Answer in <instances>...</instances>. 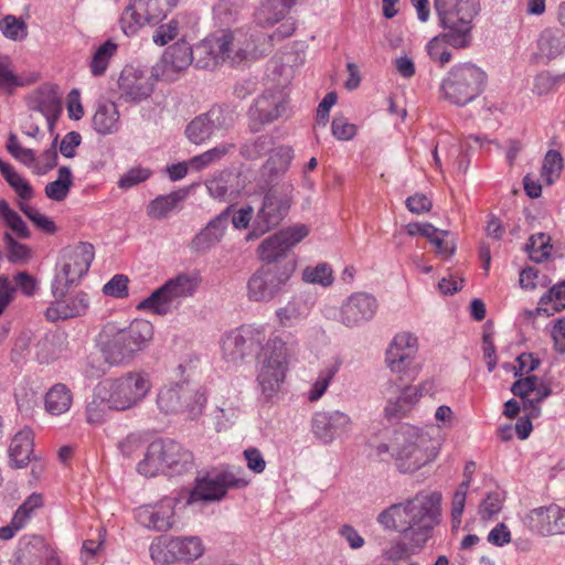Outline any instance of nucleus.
Here are the masks:
<instances>
[{
	"mask_svg": "<svg viewBox=\"0 0 565 565\" xmlns=\"http://www.w3.org/2000/svg\"><path fill=\"white\" fill-rule=\"evenodd\" d=\"M441 493L419 491L415 497L393 503L379 513L376 521L384 529L395 531L422 548L439 522Z\"/></svg>",
	"mask_w": 565,
	"mask_h": 565,
	"instance_id": "1",
	"label": "nucleus"
},
{
	"mask_svg": "<svg viewBox=\"0 0 565 565\" xmlns=\"http://www.w3.org/2000/svg\"><path fill=\"white\" fill-rule=\"evenodd\" d=\"M154 334L153 326L145 319H135L128 326L106 323L99 333V347L106 363L128 365L146 350Z\"/></svg>",
	"mask_w": 565,
	"mask_h": 565,
	"instance_id": "2",
	"label": "nucleus"
},
{
	"mask_svg": "<svg viewBox=\"0 0 565 565\" xmlns=\"http://www.w3.org/2000/svg\"><path fill=\"white\" fill-rule=\"evenodd\" d=\"M434 8L443 40L455 49L468 47L471 43L472 21L480 10L479 0H435Z\"/></svg>",
	"mask_w": 565,
	"mask_h": 565,
	"instance_id": "3",
	"label": "nucleus"
},
{
	"mask_svg": "<svg viewBox=\"0 0 565 565\" xmlns=\"http://www.w3.org/2000/svg\"><path fill=\"white\" fill-rule=\"evenodd\" d=\"M192 466L193 456L188 449L173 439L159 438L148 446L137 470L145 477H154L161 472L181 475Z\"/></svg>",
	"mask_w": 565,
	"mask_h": 565,
	"instance_id": "4",
	"label": "nucleus"
},
{
	"mask_svg": "<svg viewBox=\"0 0 565 565\" xmlns=\"http://www.w3.org/2000/svg\"><path fill=\"white\" fill-rule=\"evenodd\" d=\"M152 382L145 371H129L98 384V396L107 399L114 411H127L139 405L150 393Z\"/></svg>",
	"mask_w": 565,
	"mask_h": 565,
	"instance_id": "5",
	"label": "nucleus"
},
{
	"mask_svg": "<svg viewBox=\"0 0 565 565\" xmlns=\"http://www.w3.org/2000/svg\"><path fill=\"white\" fill-rule=\"evenodd\" d=\"M206 391L186 383H172L160 387L156 396L158 411L166 415H184L188 419L199 418L206 405Z\"/></svg>",
	"mask_w": 565,
	"mask_h": 565,
	"instance_id": "6",
	"label": "nucleus"
},
{
	"mask_svg": "<svg viewBox=\"0 0 565 565\" xmlns=\"http://www.w3.org/2000/svg\"><path fill=\"white\" fill-rule=\"evenodd\" d=\"M429 438L411 426H403L395 431L392 440V458L402 473H412L435 458L434 450L427 445Z\"/></svg>",
	"mask_w": 565,
	"mask_h": 565,
	"instance_id": "7",
	"label": "nucleus"
},
{
	"mask_svg": "<svg viewBox=\"0 0 565 565\" xmlns=\"http://www.w3.org/2000/svg\"><path fill=\"white\" fill-rule=\"evenodd\" d=\"M294 186L285 182L268 189L252 223V230L246 234L247 242L258 239L278 226L287 216L292 203Z\"/></svg>",
	"mask_w": 565,
	"mask_h": 565,
	"instance_id": "8",
	"label": "nucleus"
},
{
	"mask_svg": "<svg viewBox=\"0 0 565 565\" xmlns=\"http://www.w3.org/2000/svg\"><path fill=\"white\" fill-rule=\"evenodd\" d=\"M201 278L196 273H181L168 279L151 292L137 308L166 316L181 306L182 301L192 297L199 288Z\"/></svg>",
	"mask_w": 565,
	"mask_h": 565,
	"instance_id": "9",
	"label": "nucleus"
},
{
	"mask_svg": "<svg viewBox=\"0 0 565 565\" xmlns=\"http://www.w3.org/2000/svg\"><path fill=\"white\" fill-rule=\"evenodd\" d=\"M486 79V73L475 64H458L441 82L443 97L451 104L465 106L481 94Z\"/></svg>",
	"mask_w": 565,
	"mask_h": 565,
	"instance_id": "10",
	"label": "nucleus"
},
{
	"mask_svg": "<svg viewBox=\"0 0 565 565\" xmlns=\"http://www.w3.org/2000/svg\"><path fill=\"white\" fill-rule=\"evenodd\" d=\"M296 268L295 262L284 266L263 264L247 281V297L255 302L273 301L287 285Z\"/></svg>",
	"mask_w": 565,
	"mask_h": 565,
	"instance_id": "11",
	"label": "nucleus"
},
{
	"mask_svg": "<svg viewBox=\"0 0 565 565\" xmlns=\"http://www.w3.org/2000/svg\"><path fill=\"white\" fill-rule=\"evenodd\" d=\"M94 259V246L81 242L75 246L65 247L61 254V269L52 285L54 296H64L70 287L79 281L88 271Z\"/></svg>",
	"mask_w": 565,
	"mask_h": 565,
	"instance_id": "12",
	"label": "nucleus"
},
{
	"mask_svg": "<svg viewBox=\"0 0 565 565\" xmlns=\"http://www.w3.org/2000/svg\"><path fill=\"white\" fill-rule=\"evenodd\" d=\"M280 72L286 73L285 78L278 81L275 88L266 89L249 108V128L254 132L260 131L264 126L277 120L287 110L288 95L285 85L289 83L291 68L282 65Z\"/></svg>",
	"mask_w": 565,
	"mask_h": 565,
	"instance_id": "13",
	"label": "nucleus"
},
{
	"mask_svg": "<svg viewBox=\"0 0 565 565\" xmlns=\"http://www.w3.org/2000/svg\"><path fill=\"white\" fill-rule=\"evenodd\" d=\"M266 338L265 328L255 324H243L222 338L223 358L230 363H241L253 358L259 351Z\"/></svg>",
	"mask_w": 565,
	"mask_h": 565,
	"instance_id": "14",
	"label": "nucleus"
},
{
	"mask_svg": "<svg viewBox=\"0 0 565 565\" xmlns=\"http://www.w3.org/2000/svg\"><path fill=\"white\" fill-rule=\"evenodd\" d=\"M178 0H130L121 14L120 25L128 36L134 35L145 25L161 22L177 6Z\"/></svg>",
	"mask_w": 565,
	"mask_h": 565,
	"instance_id": "15",
	"label": "nucleus"
},
{
	"mask_svg": "<svg viewBox=\"0 0 565 565\" xmlns=\"http://www.w3.org/2000/svg\"><path fill=\"white\" fill-rule=\"evenodd\" d=\"M309 234V230L303 224L287 227L278 233L265 238L257 248L258 258L263 264H271L274 266H284L291 248L302 241Z\"/></svg>",
	"mask_w": 565,
	"mask_h": 565,
	"instance_id": "16",
	"label": "nucleus"
},
{
	"mask_svg": "<svg viewBox=\"0 0 565 565\" xmlns=\"http://www.w3.org/2000/svg\"><path fill=\"white\" fill-rule=\"evenodd\" d=\"M248 480L238 477L234 471H222L215 475H207L196 480V484L190 492L188 503L222 500L228 489H243L248 486Z\"/></svg>",
	"mask_w": 565,
	"mask_h": 565,
	"instance_id": "17",
	"label": "nucleus"
},
{
	"mask_svg": "<svg viewBox=\"0 0 565 565\" xmlns=\"http://www.w3.org/2000/svg\"><path fill=\"white\" fill-rule=\"evenodd\" d=\"M408 382L409 381L406 380L401 381L398 376L396 381L391 380L386 384L384 393L388 395V397L384 412L387 418H401L405 416L418 402L423 393H428L433 387L431 383L412 386L407 384Z\"/></svg>",
	"mask_w": 565,
	"mask_h": 565,
	"instance_id": "18",
	"label": "nucleus"
},
{
	"mask_svg": "<svg viewBox=\"0 0 565 565\" xmlns=\"http://www.w3.org/2000/svg\"><path fill=\"white\" fill-rule=\"evenodd\" d=\"M418 341L409 332H402L394 337L386 350L385 362L391 372L399 380L413 381L415 371L411 369L417 352Z\"/></svg>",
	"mask_w": 565,
	"mask_h": 565,
	"instance_id": "19",
	"label": "nucleus"
},
{
	"mask_svg": "<svg viewBox=\"0 0 565 565\" xmlns=\"http://www.w3.org/2000/svg\"><path fill=\"white\" fill-rule=\"evenodd\" d=\"M234 124L231 111L221 106H213L207 113L192 119L185 135L192 143L201 145L220 132L228 130Z\"/></svg>",
	"mask_w": 565,
	"mask_h": 565,
	"instance_id": "20",
	"label": "nucleus"
},
{
	"mask_svg": "<svg viewBox=\"0 0 565 565\" xmlns=\"http://www.w3.org/2000/svg\"><path fill=\"white\" fill-rule=\"evenodd\" d=\"M224 62L232 65L239 64L247 60L256 58L263 55V51L258 49L253 35H249L242 29L222 31L216 33Z\"/></svg>",
	"mask_w": 565,
	"mask_h": 565,
	"instance_id": "21",
	"label": "nucleus"
},
{
	"mask_svg": "<svg viewBox=\"0 0 565 565\" xmlns=\"http://www.w3.org/2000/svg\"><path fill=\"white\" fill-rule=\"evenodd\" d=\"M377 308V300L371 294L353 292L340 306L338 320L349 329L358 328L371 321Z\"/></svg>",
	"mask_w": 565,
	"mask_h": 565,
	"instance_id": "22",
	"label": "nucleus"
},
{
	"mask_svg": "<svg viewBox=\"0 0 565 565\" xmlns=\"http://www.w3.org/2000/svg\"><path fill=\"white\" fill-rule=\"evenodd\" d=\"M154 85L153 75L132 66H126L118 78L119 99L125 103L139 104L152 95Z\"/></svg>",
	"mask_w": 565,
	"mask_h": 565,
	"instance_id": "23",
	"label": "nucleus"
},
{
	"mask_svg": "<svg viewBox=\"0 0 565 565\" xmlns=\"http://www.w3.org/2000/svg\"><path fill=\"white\" fill-rule=\"evenodd\" d=\"M26 105L31 111H38L45 117L49 131L53 134L62 113V93L58 87L49 83L41 85L28 95Z\"/></svg>",
	"mask_w": 565,
	"mask_h": 565,
	"instance_id": "24",
	"label": "nucleus"
},
{
	"mask_svg": "<svg viewBox=\"0 0 565 565\" xmlns=\"http://www.w3.org/2000/svg\"><path fill=\"white\" fill-rule=\"evenodd\" d=\"M192 63V46L186 41H178L164 51L157 65L156 75L164 81L174 82Z\"/></svg>",
	"mask_w": 565,
	"mask_h": 565,
	"instance_id": "25",
	"label": "nucleus"
},
{
	"mask_svg": "<svg viewBox=\"0 0 565 565\" xmlns=\"http://www.w3.org/2000/svg\"><path fill=\"white\" fill-rule=\"evenodd\" d=\"M525 524L543 535L565 534V507H541L532 510L525 518Z\"/></svg>",
	"mask_w": 565,
	"mask_h": 565,
	"instance_id": "26",
	"label": "nucleus"
},
{
	"mask_svg": "<svg viewBox=\"0 0 565 565\" xmlns=\"http://www.w3.org/2000/svg\"><path fill=\"white\" fill-rule=\"evenodd\" d=\"M233 205L213 217L190 242V249L195 254H205L224 237Z\"/></svg>",
	"mask_w": 565,
	"mask_h": 565,
	"instance_id": "27",
	"label": "nucleus"
},
{
	"mask_svg": "<svg viewBox=\"0 0 565 565\" xmlns=\"http://www.w3.org/2000/svg\"><path fill=\"white\" fill-rule=\"evenodd\" d=\"M350 425V417L340 411L319 412L312 418L313 434L326 444L344 436Z\"/></svg>",
	"mask_w": 565,
	"mask_h": 565,
	"instance_id": "28",
	"label": "nucleus"
},
{
	"mask_svg": "<svg viewBox=\"0 0 565 565\" xmlns=\"http://www.w3.org/2000/svg\"><path fill=\"white\" fill-rule=\"evenodd\" d=\"M55 297L56 300L46 308L44 313L51 322L84 316L89 308V298L83 291L70 297H65V295Z\"/></svg>",
	"mask_w": 565,
	"mask_h": 565,
	"instance_id": "29",
	"label": "nucleus"
},
{
	"mask_svg": "<svg viewBox=\"0 0 565 565\" xmlns=\"http://www.w3.org/2000/svg\"><path fill=\"white\" fill-rule=\"evenodd\" d=\"M177 500L166 498L153 509H146L139 513L140 522L156 531H168L174 523V508Z\"/></svg>",
	"mask_w": 565,
	"mask_h": 565,
	"instance_id": "30",
	"label": "nucleus"
},
{
	"mask_svg": "<svg viewBox=\"0 0 565 565\" xmlns=\"http://www.w3.org/2000/svg\"><path fill=\"white\" fill-rule=\"evenodd\" d=\"M218 46L220 43L215 33L205 38L194 47H192L193 64L195 67L202 70H213L220 63H223L224 55L221 47Z\"/></svg>",
	"mask_w": 565,
	"mask_h": 565,
	"instance_id": "31",
	"label": "nucleus"
},
{
	"mask_svg": "<svg viewBox=\"0 0 565 565\" xmlns=\"http://www.w3.org/2000/svg\"><path fill=\"white\" fill-rule=\"evenodd\" d=\"M300 0H265L255 12V21L260 26H271L286 18L290 9Z\"/></svg>",
	"mask_w": 565,
	"mask_h": 565,
	"instance_id": "32",
	"label": "nucleus"
},
{
	"mask_svg": "<svg viewBox=\"0 0 565 565\" xmlns=\"http://www.w3.org/2000/svg\"><path fill=\"white\" fill-rule=\"evenodd\" d=\"M287 369L278 366V364H269V362H262L257 375L258 384L263 394L267 398H271L280 391L281 385L286 377Z\"/></svg>",
	"mask_w": 565,
	"mask_h": 565,
	"instance_id": "33",
	"label": "nucleus"
},
{
	"mask_svg": "<svg viewBox=\"0 0 565 565\" xmlns=\"http://www.w3.org/2000/svg\"><path fill=\"white\" fill-rule=\"evenodd\" d=\"M310 306L302 297L294 296L285 306L275 311L278 324L290 328L307 318Z\"/></svg>",
	"mask_w": 565,
	"mask_h": 565,
	"instance_id": "34",
	"label": "nucleus"
},
{
	"mask_svg": "<svg viewBox=\"0 0 565 565\" xmlns=\"http://www.w3.org/2000/svg\"><path fill=\"white\" fill-rule=\"evenodd\" d=\"M166 547L172 558L180 561H193L203 554L202 542L196 536L169 539Z\"/></svg>",
	"mask_w": 565,
	"mask_h": 565,
	"instance_id": "35",
	"label": "nucleus"
},
{
	"mask_svg": "<svg viewBox=\"0 0 565 565\" xmlns=\"http://www.w3.org/2000/svg\"><path fill=\"white\" fill-rule=\"evenodd\" d=\"M33 431L30 428H23L14 435L9 448L14 467L22 468L29 463L33 454Z\"/></svg>",
	"mask_w": 565,
	"mask_h": 565,
	"instance_id": "36",
	"label": "nucleus"
},
{
	"mask_svg": "<svg viewBox=\"0 0 565 565\" xmlns=\"http://www.w3.org/2000/svg\"><path fill=\"white\" fill-rule=\"evenodd\" d=\"M73 403L72 391L63 383L54 384L44 396L45 411L58 416L70 411Z\"/></svg>",
	"mask_w": 565,
	"mask_h": 565,
	"instance_id": "37",
	"label": "nucleus"
},
{
	"mask_svg": "<svg viewBox=\"0 0 565 565\" xmlns=\"http://www.w3.org/2000/svg\"><path fill=\"white\" fill-rule=\"evenodd\" d=\"M511 392L522 399L523 408L533 393H539L541 398H547L552 394L551 387L535 375L515 381L511 386Z\"/></svg>",
	"mask_w": 565,
	"mask_h": 565,
	"instance_id": "38",
	"label": "nucleus"
},
{
	"mask_svg": "<svg viewBox=\"0 0 565 565\" xmlns=\"http://www.w3.org/2000/svg\"><path fill=\"white\" fill-rule=\"evenodd\" d=\"M119 113L114 103L102 104L93 116V127L100 135L114 134L118 130Z\"/></svg>",
	"mask_w": 565,
	"mask_h": 565,
	"instance_id": "39",
	"label": "nucleus"
},
{
	"mask_svg": "<svg viewBox=\"0 0 565 565\" xmlns=\"http://www.w3.org/2000/svg\"><path fill=\"white\" fill-rule=\"evenodd\" d=\"M61 352L62 341L61 337L56 333H45L34 344V359L42 364L55 361Z\"/></svg>",
	"mask_w": 565,
	"mask_h": 565,
	"instance_id": "40",
	"label": "nucleus"
},
{
	"mask_svg": "<svg viewBox=\"0 0 565 565\" xmlns=\"http://www.w3.org/2000/svg\"><path fill=\"white\" fill-rule=\"evenodd\" d=\"M540 54L547 60L556 58L565 51V35L551 29L544 30L537 41Z\"/></svg>",
	"mask_w": 565,
	"mask_h": 565,
	"instance_id": "41",
	"label": "nucleus"
},
{
	"mask_svg": "<svg viewBox=\"0 0 565 565\" xmlns=\"http://www.w3.org/2000/svg\"><path fill=\"white\" fill-rule=\"evenodd\" d=\"M186 194V190H180L156 198L148 205V215L158 220L166 217L179 202L185 199Z\"/></svg>",
	"mask_w": 565,
	"mask_h": 565,
	"instance_id": "42",
	"label": "nucleus"
},
{
	"mask_svg": "<svg viewBox=\"0 0 565 565\" xmlns=\"http://www.w3.org/2000/svg\"><path fill=\"white\" fill-rule=\"evenodd\" d=\"M264 359L262 362L269 364H278V366L287 369L288 360L291 354L287 343L279 337L270 338L263 348Z\"/></svg>",
	"mask_w": 565,
	"mask_h": 565,
	"instance_id": "43",
	"label": "nucleus"
},
{
	"mask_svg": "<svg viewBox=\"0 0 565 565\" xmlns=\"http://www.w3.org/2000/svg\"><path fill=\"white\" fill-rule=\"evenodd\" d=\"M264 359L262 362L269 364H278V366L287 369L288 360L291 354L287 343L279 337L270 338L263 348Z\"/></svg>",
	"mask_w": 565,
	"mask_h": 565,
	"instance_id": "44",
	"label": "nucleus"
},
{
	"mask_svg": "<svg viewBox=\"0 0 565 565\" xmlns=\"http://www.w3.org/2000/svg\"><path fill=\"white\" fill-rule=\"evenodd\" d=\"M73 184L72 172L68 167H61L57 171V179L45 185V195L54 201H63Z\"/></svg>",
	"mask_w": 565,
	"mask_h": 565,
	"instance_id": "45",
	"label": "nucleus"
},
{
	"mask_svg": "<svg viewBox=\"0 0 565 565\" xmlns=\"http://www.w3.org/2000/svg\"><path fill=\"white\" fill-rule=\"evenodd\" d=\"M244 0H218L214 6V18L221 25H231L238 21Z\"/></svg>",
	"mask_w": 565,
	"mask_h": 565,
	"instance_id": "46",
	"label": "nucleus"
},
{
	"mask_svg": "<svg viewBox=\"0 0 565 565\" xmlns=\"http://www.w3.org/2000/svg\"><path fill=\"white\" fill-rule=\"evenodd\" d=\"M0 217L19 238L28 239L31 237V232L25 222L10 207L6 200H0Z\"/></svg>",
	"mask_w": 565,
	"mask_h": 565,
	"instance_id": "47",
	"label": "nucleus"
},
{
	"mask_svg": "<svg viewBox=\"0 0 565 565\" xmlns=\"http://www.w3.org/2000/svg\"><path fill=\"white\" fill-rule=\"evenodd\" d=\"M117 44L111 40H107L97 47L90 61V72L94 76H100L106 72L111 57L117 52Z\"/></svg>",
	"mask_w": 565,
	"mask_h": 565,
	"instance_id": "48",
	"label": "nucleus"
},
{
	"mask_svg": "<svg viewBox=\"0 0 565 565\" xmlns=\"http://www.w3.org/2000/svg\"><path fill=\"white\" fill-rule=\"evenodd\" d=\"M232 149L233 143L218 145L199 156H195L189 160V164L192 169L200 171L224 158Z\"/></svg>",
	"mask_w": 565,
	"mask_h": 565,
	"instance_id": "49",
	"label": "nucleus"
},
{
	"mask_svg": "<svg viewBox=\"0 0 565 565\" xmlns=\"http://www.w3.org/2000/svg\"><path fill=\"white\" fill-rule=\"evenodd\" d=\"M550 241V236L545 233L532 235L525 245V249L529 253L530 258L535 263L545 260L550 256L552 249Z\"/></svg>",
	"mask_w": 565,
	"mask_h": 565,
	"instance_id": "50",
	"label": "nucleus"
},
{
	"mask_svg": "<svg viewBox=\"0 0 565 565\" xmlns=\"http://www.w3.org/2000/svg\"><path fill=\"white\" fill-rule=\"evenodd\" d=\"M563 170V157L557 150H548L544 157L541 177L551 185L561 175Z\"/></svg>",
	"mask_w": 565,
	"mask_h": 565,
	"instance_id": "51",
	"label": "nucleus"
},
{
	"mask_svg": "<svg viewBox=\"0 0 565 565\" xmlns=\"http://www.w3.org/2000/svg\"><path fill=\"white\" fill-rule=\"evenodd\" d=\"M34 334L31 330H22L14 339L13 347L11 349L10 359L19 365L24 363L31 354V344Z\"/></svg>",
	"mask_w": 565,
	"mask_h": 565,
	"instance_id": "52",
	"label": "nucleus"
},
{
	"mask_svg": "<svg viewBox=\"0 0 565 565\" xmlns=\"http://www.w3.org/2000/svg\"><path fill=\"white\" fill-rule=\"evenodd\" d=\"M339 366L337 364L324 367L320 371L317 380L312 384L308 392V399L310 402H317L320 399L329 387L330 382L338 373Z\"/></svg>",
	"mask_w": 565,
	"mask_h": 565,
	"instance_id": "53",
	"label": "nucleus"
},
{
	"mask_svg": "<svg viewBox=\"0 0 565 565\" xmlns=\"http://www.w3.org/2000/svg\"><path fill=\"white\" fill-rule=\"evenodd\" d=\"M302 279L308 284H318L328 287L333 282V275L331 267L321 263L315 267H306L302 271Z\"/></svg>",
	"mask_w": 565,
	"mask_h": 565,
	"instance_id": "54",
	"label": "nucleus"
},
{
	"mask_svg": "<svg viewBox=\"0 0 565 565\" xmlns=\"http://www.w3.org/2000/svg\"><path fill=\"white\" fill-rule=\"evenodd\" d=\"M294 158V150L289 146H281L275 150L265 164V169L276 173L285 172Z\"/></svg>",
	"mask_w": 565,
	"mask_h": 565,
	"instance_id": "55",
	"label": "nucleus"
},
{
	"mask_svg": "<svg viewBox=\"0 0 565 565\" xmlns=\"http://www.w3.org/2000/svg\"><path fill=\"white\" fill-rule=\"evenodd\" d=\"M271 138L263 135L253 141L244 143L241 148V154L248 160H255L266 154L271 149Z\"/></svg>",
	"mask_w": 565,
	"mask_h": 565,
	"instance_id": "56",
	"label": "nucleus"
},
{
	"mask_svg": "<svg viewBox=\"0 0 565 565\" xmlns=\"http://www.w3.org/2000/svg\"><path fill=\"white\" fill-rule=\"evenodd\" d=\"M107 409H113L107 399L98 396V385L95 387L92 401L86 406L87 422L100 424L105 419Z\"/></svg>",
	"mask_w": 565,
	"mask_h": 565,
	"instance_id": "57",
	"label": "nucleus"
},
{
	"mask_svg": "<svg viewBox=\"0 0 565 565\" xmlns=\"http://www.w3.org/2000/svg\"><path fill=\"white\" fill-rule=\"evenodd\" d=\"M0 29L6 38L20 41L26 38V24L22 19H18L14 15H7L0 22Z\"/></svg>",
	"mask_w": 565,
	"mask_h": 565,
	"instance_id": "58",
	"label": "nucleus"
},
{
	"mask_svg": "<svg viewBox=\"0 0 565 565\" xmlns=\"http://www.w3.org/2000/svg\"><path fill=\"white\" fill-rule=\"evenodd\" d=\"M3 239L10 263L19 264L30 259L31 249L26 245L17 242L10 233H4Z\"/></svg>",
	"mask_w": 565,
	"mask_h": 565,
	"instance_id": "59",
	"label": "nucleus"
},
{
	"mask_svg": "<svg viewBox=\"0 0 565 565\" xmlns=\"http://www.w3.org/2000/svg\"><path fill=\"white\" fill-rule=\"evenodd\" d=\"M504 495L500 491L490 492L480 504L479 513L483 520L493 518L502 510Z\"/></svg>",
	"mask_w": 565,
	"mask_h": 565,
	"instance_id": "60",
	"label": "nucleus"
},
{
	"mask_svg": "<svg viewBox=\"0 0 565 565\" xmlns=\"http://www.w3.org/2000/svg\"><path fill=\"white\" fill-rule=\"evenodd\" d=\"M552 302L553 311H559L565 308V281L554 285L547 294L542 296L540 306ZM539 310L547 311L546 308L540 307Z\"/></svg>",
	"mask_w": 565,
	"mask_h": 565,
	"instance_id": "61",
	"label": "nucleus"
},
{
	"mask_svg": "<svg viewBox=\"0 0 565 565\" xmlns=\"http://www.w3.org/2000/svg\"><path fill=\"white\" fill-rule=\"evenodd\" d=\"M8 152L23 164L31 166L35 161V153L31 149L23 148L15 135L10 134L7 142Z\"/></svg>",
	"mask_w": 565,
	"mask_h": 565,
	"instance_id": "62",
	"label": "nucleus"
},
{
	"mask_svg": "<svg viewBox=\"0 0 565 565\" xmlns=\"http://www.w3.org/2000/svg\"><path fill=\"white\" fill-rule=\"evenodd\" d=\"M151 171L147 168L135 167L129 169L118 181L120 189L127 190L148 180Z\"/></svg>",
	"mask_w": 565,
	"mask_h": 565,
	"instance_id": "63",
	"label": "nucleus"
},
{
	"mask_svg": "<svg viewBox=\"0 0 565 565\" xmlns=\"http://www.w3.org/2000/svg\"><path fill=\"white\" fill-rule=\"evenodd\" d=\"M128 282L129 279L125 275H115L107 284L103 287V292L106 296L114 298H125L128 296Z\"/></svg>",
	"mask_w": 565,
	"mask_h": 565,
	"instance_id": "64",
	"label": "nucleus"
}]
</instances>
